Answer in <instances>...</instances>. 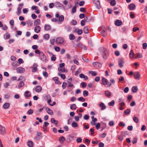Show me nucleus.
Returning a JSON list of instances; mask_svg holds the SVG:
<instances>
[{"mask_svg":"<svg viewBox=\"0 0 147 147\" xmlns=\"http://www.w3.org/2000/svg\"><path fill=\"white\" fill-rule=\"evenodd\" d=\"M99 51L103 58L105 59H107L109 55V51L103 47H100Z\"/></svg>","mask_w":147,"mask_h":147,"instance_id":"f257e3e1","label":"nucleus"},{"mask_svg":"<svg viewBox=\"0 0 147 147\" xmlns=\"http://www.w3.org/2000/svg\"><path fill=\"white\" fill-rule=\"evenodd\" d=\"M134 76V79L136 80H139L140 78V75L138 71L133 72L132 71L129 72V77L131 78Z\"/></svg>","mask_w":147,"mask_h":147,"instance_id":"f03ea898","label":"nucleus"},{"mask_svg":"<svg viewBox=\"0 0 147 147\" xmlns=\"http://www.w3.org/2000/svg\"><path fill=\"white\" fill-rule=\"evenodd\" d=\"M55 16L57 18H59V21L61 22H62L64 20V16L63 15L60 16L58 12L56 13L55 15Z\"/></svg>","mask_w":147,"mask_h":147,"instance_id":"7ed1b4c3","label":"nucleus"},{"mask_svg":"<svg viewBox=\"0 0 147 147\" xmlns=\"http://www.w3.org/2000/svg\"><path fill=\"white\" fill-rule=\"evenodd\" d=\"M55 42L57 44H61L63 43L64 39L62 37H58L56 38Z\"/></svg>","mask_w":147,"mask_h":147,"instance_id":"20e7f679","label":"nucleus"},{"mask_svg":"<svg viewBox=\"0 0 147 147\" xmlns=\"http://www.w3.org/2000/svg\"><path fill=\"white\" fill-rule=\"evenodd\" d=\"M93 2L96 7L98 9H100L101 7L100 5V3L98 0H93Z\"/></svg>","mask_w":147,"mask_h":147,"instance_id":"39448f33","label":"nucleus"},{"mask_svg":"<svg viewBox=\"0 0 147 147\" xmlns=\"http://www.w3.org/2000/svg\"><path fill=\"white\" fill-rule=\"evenodd\" d=\"M17 72L18 73L22 74L25 71V69L24 68L21 67L17 68Z\"/></svg>","mask_w":147,"mask_h":147,"instance_id":"423d86ee","label":"nucleus"},{"mask_svg":"<svg viewBox=\"0 0 147 147\" xmlns=\"http://www.w3.org/2000/svg\"><path fill=\"white\" fill-rule=\"evenodd\" d=\"M23 5L24 3H20L18 5L19 7L17 8L18 13H17L18 16H19L21 13L22 7H21L23 6Z\"/></svg>","mask_w":147,"mask_h":147,"instance_id":"0eeeda50","label":"nucleus"},{"mask_svg":"<svg viewBox=\"0 0 147 147\" xmlns=\"http://www.w3.org/2000/svg\"><path fill=\"white\" fill-rule=\"evenodd\" d=\"M92 65L95 67H101V63L98 62H94L92 63Z\"/></svg>","mask_w":147,"mask_h":147,"instance_id":"6e6552de","label":"nucleus"},{"mask_svg":"<svg viewBox=\"0 0 147 147\" xmlns=\"http://www.w3.org/2000/svg\"><path fill=\"white\" fill-rule=\"evenodd\" d=\"M122 24V21L120 20H117L115 21V24L117 26H121Z\"/></svg>","mask_w":147,"mask_h":147,"instance_id":"1a4fd4ad","label":"nucleus"},{"mask_svg":"<svg viewBox=\"0 0 147 147\" xmlns=\"http://www.w3.org/2000/svg\"><path fill=\"white\" fill-rule=\"evenodd\" d=\"M5 128L2 125H0V134L4 135L5 134Z\"/></svg>","mask_w":147,"mask_h":147,"instance_id":"9d476101","label":"nucleus"},{"mask_svg":"<svg viewBox=\"0 0 147 147\" xmlns=\"http://www.w3.org/2000/svg\"><path fill=\"white\" fill-rule=\"evenodd\" d=\"M45 97L47 99V103L48 104L50 105H51L50 103L51 102V97L49 94H48L46 95L45 96Z\"/></svg>","mask_w":147,"mask_h":147,"instance_id":"9b49d317","label":"nucleus"},{"mask_svg":"<svg viewBox=\"0 0 147 147\" xmlns=\"http://www.w3.org/2000/svg\"><path fill=\"white\" fill-rule=\"evenodd\" d=\"M102 82L101 84L104 85H107L108 84V80L103 77L102 79Z\"/></svg>","mask_w":147,"mask_h":147,"instance_id":"f8f14e48","label":"nucleus"},{"mask_svg":"<svg viewBox=\"0 0 147 147\" xmlns=\"http://www.w3.org/2000/svg\"><path fill=\"white\" fill-rule=\"evenodd\" d=\"M55 6L56 7H64V6L62 4L58 1H56L55 2Z\"/></svg>","mask_w":147,"mask_h":147,"instance_id":"ddd939ff","label":"nucleus"},{"mask_svg":"<svg viewBox=\"0 0 147 147\" xmlns=\"http://www.w3.org/2000/svg\"><path fill=\"white\" fill-rule=\"evenodd\" d=\"M63 3L65 5H67V8L66 9H69L71 8L72 7V5L69 3V4L67 5L68 2L66 0H65L64 1Z\"/></svg>","mask_w":147,"mask_h":147,"instance_id":"4468645a","label":"nucleus"},{"mask_svg":"<svg viewBox=\"0 0 147 147\" xmlns=\"http://www.w3.org/2000/svg\"><path fill=\"white\" fill-rule=\"evenodd\" d=\"M10 37V34L7 32L3 35V37L5 40L9 39Z\"/></svg>","mask_w":147,"mask_h":147,"instance_id":"2eb2a0df","label":"nucleus"},{"mask_svg":"<svg viewBox=\"0 0 147 147\" xmlns=\"http://www.w3.org/2000/svg\"><path fill=\"white\" fill-rule=\"evenodd\" d=\"M136 7L134 3L129 4V10H134Z\"/></svg>","mask_w":147,"mask_h":147,"instance_id":"dca6fc26","label":"nucleus"},{"mask_svg":"<svg viewBox=\"0 0 147 147\" xmlns=\"http://www.w3.org/2000/svg\"><path fill=\"white\" fill-rule=\"evenodd\" d=\"M118 63H119V67L121 68L123 67L124 61L122 59H119L118 60Z\"/></svg>","mask_w":147,"mask_h":147,"instance_id":"f3484780","label":"nucleus"},{"mask_svg":"<svg viewBox=\"0 0 147 147\" xmlns=\"http://www.w3.org/2000/svg\"><path fill=\"white\" fill-rule=\"evenodd\" d=\"M46 111L50 115H52L53 114V111L48 107L46 108Z\"/></svg>","mask_w":147,"mask_h":147,"instance_id":"a211bd4d","label":"nucleus"},{"mask_svg":"<svg viewBox=\"0 0 147 147\" xmlns=\"http://www.w3.org/2000/svg\"><path fill=\"white\" fill-rule=\"evenodd\" d=\"M40 27L39 26H37L35 27L34 30L36 33H38L40 32Z\"/></svg>","mask_w":147,"mask_h":147,"instance_id":"6ab92c4d","label":"nucleus"},{"mask_svg":"<svg viewBox=\"0 0 147 147\" xmlns=\"http://www.w3.org/2000/svg\"><path fill=\"white\" fill-rule=\"evenodd\" d=\"M44 29L46 31H48L51 29V26L48 24H46L45 25Z\"/></svg>","mask_w":147,"mask_h":147,"instance_id":"aec40b11","label":"nucleus"},{"mask_svg":"<svg viewBox=\"0 0 147 147\" xmlns=\"http://www.w3.org/2000/svg\"><path fill=\"white\" fill-rule=\"evenodd\" d=\"M35 90L37 92H39L41 91L42 88L41 86H38L36 87Z\"/></svg>","mask_w":147,"mask_h":147,"instance_id":"412c9836","label":"nucleus"},{"mask_svg":"<svg viewBox=\"0 0 147 147\" xmlns=\"http://www.w3.org/2000/svg\"><path fill=\"white\" fill-rule=\"evenodd\" d=\"M99 107H100L101 108V110H103L105 109L106 108V107L105 105V104L102 102H101L100 104H99Z\"/></svg>","mask_w":147,"mask_h":147,"instance_id":"4be33fe9","label":"nucleus"},{"mask_svg":"<svg viewBox=\"0 0 147 147\" xmlns=\"http://www.w3.org/2000/svg\"><path fill=\"white\" fill-rule=\"evenodd\" d=\"M10 104L9 102H5L3 105V108L5 109H8L10 106Z\"/></svg>","mask_w":147,"mask_h":147,"instance_id":"5701e85b","label":"nucleus"},{"mask_svg":"<svg viewBox=\"0 0 147 147\" xmlns=\"http://www.w3.org/2000/svg\"><path fill=\"white\" fill-rule=\"evenodd\" d=\"M134 53L133 51L131 50L129 53V58L131 59L134 58Z\"/></svg>","mask_w":147,"mask_h":147,"instance_id":"b1692460","label":"nucleus"},{"mask_svg":"<svg viewBox=\"0 0 147 147\" xmlns=\"http://www.w3.org/2000/svg\"><path fill=\"white\" fill-rule=\"evenodd\" d=\"M65 140V138L63 136H62L60 137L59 139V141L61 143L63 144L64 141Z\"/></svg>","mask_w":147,"mask_h":147,"instance_id":"393cba45","label":"nucleus"},{"mask_svg":"<svg viewBox=\"0 0 147 147\" xmlns=\"http://www.w3.org/2000/svg\"><path fill=\"white\" fill-rule=\"evenodd\" d=\"M86 22H90L91 21H94V18L93 17L90 16H88V18L87 20H86Z\"/></svg>","mask_w":147,"mask_h":147,"instance_id":"a878e982","label":"nucleus"},{"mask_svg":"<svg viewBox=\"0 0 147 147\" xmlns=\"http://www.w3.org/2000/svg\"><path fill=\"white\" fill-rule=\"evenodd\" d=\"M30 93V92L29 91L27 90L26 91L24 94V96L26 98H28L31 97V94H28L29 93Z\"/></svg>","mask_w":147,"mask_h":147,"instance_id":"bb28decb","label":"nucleus"},{"mask_svg":"<svg viewBox=\"0 0 147 147\" xmlns=\"http://www.w3.org/2000/svg\"><path fill=\"white\" fill-rule=\"evenodd\" d=\"M89 29L88 28V26H86L84 28L83 31L84 33L85 34H87L89 33L88 31Z\"/></svg>","mask_w":147,"mask_h":147,"instance_id":"cd10ccee","label":"nucleus"},{"mask_svg":"<svg viewBox=\"0 0 147 147\" xmlns=\"http://www.w3.org/2000/svg\"><path fill=\"white\" fill-rule=\"evenodd\" d=\"M34 26H37L40 24V20L39 19H37L34 20Z\"/></svg>","mask_w":147,"mask_h":147,"instance_id":"c85d7f7f","label":"nucleus"},{"mask_svg":"<svg viewBox=\"0 0 147 147\" xmlns=\"http://www.w3.org/2000/svg\"><path fill=\"white\" fill-rule=\"evenodd\" d=\"M58 75L63 80H65L66 78V76L64 74H62L61 73H59Z\"/></svg>","mask_w":147,"mask_h":147,"instance_id":"c756f323","label":"nucleus"},{"mask_svg":"<svg viewBox=\"0 0 147 147\" xmlns=\"http://www.w3.org/2000/svg\"><path fill=\"white\" fill-rule=\"evenodd\" d=\"M58 70L59 71H60L61 73H64L65 72L67 71V70L66 69L65 67L63 68L62 69H61L59 67H58Z\"/></svg>","mask_w":147,"mask_h":147,"instance_id":"7c9ffc66","label":"nucleus"},{"mask_svg":"<svg viewBox=\"0 0 147 147\" xmlns=\"http://www.w3.org/2000/svg\"><path fill=\"white\" fill-rule=\"evenodd\" d=\"M105 95L107 97H110L111 95V92L108 90H106L105 92Z\"/></svg>","mask_w":147,"mask_h":147,"instance_id":"2f4dec72","label":"nucleus"},{"mask_svg":"<svg viewBox=\"0 0 147 147\" xmlns=\"http://www.w3.org/2000/svg\"><path fill=\"white\" fill-rule=\"evenodd\" d=\"M27 145L29 147H32L34 145L33 142L32 141H29L28 142Z\"/></svg>","mask_w":147,"mask_h":147,"instance_id":"473e14b6","label":"nucleus"},{"mask_svg":"<svg viewBox=\"0 0 147 147\" xmlns=\"http://www.w3.org/2000/svg\"><path fill=\"white\" fill-rule=\"evenodd\" d=\"M138 90V88L136 86H133L131 88V91L133 93L136 92Z\"/></svg>","mask_w":147,"mask_h":147,"instance_id":"72a5a7b5","label":"nucleus"},{"mask_svg":"<svg viewBox=\"0 0 147 147\" xmlns=\"http://www.w3.org/2000/svg\"><path fill=\"white\" fill-rule=\"evenodd\" d=\"M85 2L84 1L82 0L80 1L79 3L78 2H77L76 3L77 4H79L80 6H82L84 5L85 4Z\"/></svg>","mask_w":147,"mask_h":147,"instance_id":"f704fd0d","label":"nucleus"},{"mask_svg":"<svg viewBox=\"0 0 147 147\" xmlns=\"http://www.w3.org/2000/svg\"><path fill=\"white\" fill-rule=\"evenodd\" d=\"M133 140L132 141V143L133 144H135L137 142L138 138L137 136H136L133 137Z\"/></svg>","mask_w":147,"mask_h":147,"instance_id":"c9c22d12","label":"nucleus"},{"mask_svg":"<svg viewBox=\"0 0 147 147\" xmlns=\"http://www.w3.org/2000/svg\"><path fill=\"white\" fill-rule=\"evenodd\" d=\"M70 108L71 110H75L76 109V106L75 104H71L70 107Z\"/></svg>","mask_w":147,"mask_h":147,"instance_id":"e433bc0d","label":"nucleus"},{"mask_svg":"<svg viewBox=\"0 0 147 147\" xmlns=\"http://www.w3.org/2000/svg\"><path fill=\"white\" fill-rule=\"evenodd\" d=\"M89 74H91L92 76H95L97 75V73L95 71H89Z\"/></svg>","mask_w":147,"mask_h":147,"instance_id":"4c0bfd02","label":"nucleus"},{"mask_svg":"<svg viewBox=\"0 0 147 147\" xmlns=\"http://www.w3.org/2000/svg\"><path fill=\"white\" fill-rule=\"evenodd\" d=\"M71 125L72 127L74 128L77 127L78 126L77 123L75 121L72 122Z\"/></svg>","mask_w":147,"mask_h":147,"instance_id":"58836bf2","label":"nucleus"},{"mask_svg":"<svg viewBox=\"0 0 147 147\" xmlns=\"http://www.w3.org/2000/svg\"><path fill=\"white\" fill-rule=\"evenodd\" d=\"M75 37L73 34H71L69 35V38L71 40H73L75 38Z\"/></svg>","mask_w":147,"mask_h":147,"instance_id":"ea45409f","label":"nucleus"},{"mask_svg":"<svg viewBox=\"0 0 147 147\" xmlns=\"http://www.w3.org/2000/svg\"><path fill=\"white\" fill-rule=\"evenodd\" d=\"M77 8H76V6H74L72 9L71 13L72 14L75 13L76 11Z\"/></svg>","mask_w":147,"mask_h":147,"instance_id":"a19ab883","label":"nucleus"},{"mask_svg":"<svg viewBox=\"0 0 147 147\" xmlns=\"http://www.w3.org/2000/svg\"><path fill=\"white\" fill-rule=\"evenodd\" d=\"M116 2L115 0H113L110 2V4L112 6H114L116 4Z\"/></svg>","mask_w":147,"mask_h":147,"instance_id":"79ce46f5","label":"nucleus"},{"mask_svg":"<svg viewBox=\"0 0 147 147\" xmlns=\"http://www.w3.org/2000/svg\"><path fill=\"white\" fill-rule=\"evenodd\" d=\"M86 8L85 7H81L80 8V11L84 13H87V12H86Z\"/></svg>","mask_w":147,"mask_h":147,"instance_id":"37998d69","label":"nucleus"},{"mask_svg":"<svg viewBox=\"0 0 147 147\" xmlns=\"http://www.w3.org/2000/svg\"><path fill=\"white\" fill-rule=\"evenodd\" d=\"M88 92L86 90H84L83 91V95L84 97L87 96L88 94Z\"/></svg>","mask_w":147,"mask_h":147,"instance_id":"c03bdc74","label":"nucleus"},{"mask_svg":"<svg viewBox=\"0 0 147 147\" xmlns=\"http://www.w3.org/2000/svg\"><path fill=\"white\" fill-rule=\"evenodd\" d=\"M24 82L22 81H20L19 82V84L18 85V88H21L22 87H23L24 86Z\"/></svg>","mask_w":147,"mask_h":147,"instance_id":"a18cd8bd","label":"nucleus"},{"mask_svg":"<svg viewBox=\"0 0 147 147\" xmlns=\"http://www.w3.org/2000/svg\"><path fill=\"white\" fill-rule=\"evenodd\" d=\"M55 37H54V38H51V39H50V44L52 45H54V42L55 41Z\"/></svg>","mask_w":147,"mask_h":147,"instance_id":"49530a36","label":"nucleus"},{"mask_svg":"<svg viewBox=\"0 0 147 147\" xmlns=\"http://www.w3.org/2000/svg\"><path fill=\"white\" fill-rule=\"evenodd\" d=\"M40 59L42 60L43 61L45 62L48 61L47 57L45 55L42 58H40Z\"/></svg>","mask_w":147,"mask_h":147,"instance_id":"de8ad7c7","label":"nucleus"},{"mask_svg":"<svg viewBox=\"0 0 147 147\" xmlns=\"http://www.w3.org/2000/svg\"><path fill=\"white\" fill-rule=\"evenodd\" d=\"M49 124V123L47 121H45L44 123V124L43 126V129H44L45 127H46Z\"/></svg>","mask_w":147,"mask_h":147,"instance_id":"09e8293b","label":"nucleus"},{"mask_svg":"<svg viewBox=\"0 0 147 147\" xmlns=\"http://www.w3.org/2000/svg\"><path fill=\"white\" fill-rule=\"evenodd\" d=\"M129 14L130 17L131 18L133 19L135 18V14L133 12H131L129 13Z\"/></svg>","mask_w":147,"mask_h":147,"instance_id":"8fccbe9b","label":"nucleus"},{"mask_svg":"<svg viewBox=\"0 0 147 147\" xmlns=\"http://www.w3.org/2000/svg\"><path fill=\"white\" fill-rule=\"evenodd\" d=\"M86 22V21L85 20V19L82 20L81 21L80 24L82 26H84L85 25Z\"/></svg>","mask_w":147,"mask_h":147,"instance_id":"3c124183","label":"nucleus"},{"mask_svg":"<svg viewBox=\"0 0 147 147\" xmlns=\"http://www.w3.org/2000/svg\"><path fill=\"white\" fill-rule=\"evenodd\" d=\"M77 100L80 101L84 102L85 101V99L82 97H80L77 99Z\"/></svg>","mask_w":147,"mask_h":147,"instance_id":"603ef678","label":"nucleus"},{"mask_svg":"<svg viewBox=\"0 0 147 147\" xmlns=\"http://www.w3.org/2000/svg\"><path fill=\"white\" fill-rule=\"evenodd\" d=\"M80 85L82 86V88H84L87 86V84L85 82H82L80 84Z\"/></svg>","mask_w":147,"mask_h":147,"instance_id":"864d4df0","label":"nucleus"},{"mask_svg":"<svg viewBox=\"0 0 147 147\" xmlns=\"http://www.w3.org/2000/svg\"><path fill=\"white\" fill-rule=\"evenodd\" d=\"M115 101L113 100H112L111 102L108 103V105L110 106H113L115 104Z\"/></svg>","mask_w":147,"mask_h":147,"instance_id":"5fc2aeb1","label":"nucleus"},{"mask_svg":"<svg viewBox=\"0 0 147 147\" xmlns=\"http://www.w3.org/2000/svg\"><path fill=\"white\" fill-rule=\"evenodd\" d=\"M67 138H68L69 140L71 141L73 140L74 137L72 134H70L68 136Z\"/></svg>","mask_w":147,"mask_h":147,"instance_id":"6e6d98bb","label":"nucleus"},{"mask_svg":"<svg viewBox=\"0 0 147 147\" xmlns=\"http://www.w3.org/2000/svg\"><path fill=\"white\" fill-rule=\"evenodd\" d=\"M83 32L82 29H78L77 31V33L78 35H81L83 33Z\"/></svg>","mask_w":147,"mask_h":147,"instance_id":"4d7b16f0","label":"nucleus"},{"mask_svg":"<svg viewBox=\"0 0 147 147\" xmlns=\"http://www.w3.org/2000/svg\"><path fill=\"white\" fill-rule=\"evenodd\" d=\"M11 65L12 66L15 67V66H18L19 65L18 64V62L17 61L13 62L12 64Z\"/></svg>","mask_w":147,"mask_h":147,"instance_id":"13d9d810","label":"nucleus"},{"mask_svg":"<svg viewBox=\"0 0 147 147\" xmlns=\"http://www.w3.org/2000/svg\"><path fill=\"white\" fill-rule=\"evenodd\" d=\"M33 111L32 109H30L27 112V113L28 115H31L33 113Z\"/></svg>","mask_w":147,"mask_h":147,"instance_id":"bf43d9fd","label":"nucleus"},{"mask_svg":"<svg viewBox=\"0 0 147 147\" xmlns=\"http://www.w3.org/2000/svg\"><path fill=\"white\" fill-rule=\"evenodd\" d=\"M49 35L48 34H45L44 36V38L47 40L49 39Z\"/></svg>","mask_w":147,"mask_h":147,"instance_id":"052dcab7","label":"nucleus"},{"mask_svg":"<svg viewBox=\"0 0 147 147\" xmlns=\"http://www.w3.org/2000/svg\"><path fill=\"white\" fill-rule=\"evenodd\" d=\"M105 30H103L100 32L101 34H102V35L104 37H105L107 36V34H105Z\"/></svg>","mask_w":147,"mask_h":147,"instance_id":"680f3d73","label":"nucleus"},{"mask_svg":"<svg viewBox=\"0 0 147 147\" xmlns=\"http://www.w3.org/2000/svg\"><path fill=\"white\" fill-rule=\"evenodd\" d=\"M18 64H21L22 63H24V61L21 58H19L18 59Z\"/></svg>","mask_w":147,"mask_h":147,"instance_id":"e2e57ef3","label":"nucleus"},{"mask_svg":"<svg viewBox=\"0 0 147 147\" xmlns=\"http://www.w3.org/2000/svg\"><path fill=\"white\" fill-rule=\"evenodd\" d=\"M134 121L136 123H138L139 122L138 119L136 117H134L133 118Z\"/></svg>","mask_w":147,"mask_h":147,"instance_id":"0e129e2a","label":"nucleus"},{"mask_svg":"<svg viewBox=\"0 0 147 147\" xmlns=\"http://www.w3.org/2000/svg\"><path fill=\"white\" fill-rule=\"evenodd\" d=\"M16 32L17 34H16L15 35L17 36L18 35H21L22 33V32L21 31L19 30H16Z\"/></svg>","mask_w":147,"mask_h":147,"instance_id":"69168bd1","label":"nucleus"},{"mask_svg":"<svg viewBox=\"0 0 147 147\" xmlns=\"http://www.w3.org/2000/svg\"><path fill=\"white\" fill-rule=\"evenodd\" d=\"M100 126L101 125L100 123H98L96 124V125L95 126V127L98 130L100 127Z\"/></svg>","mask_w":147,"mask_h":147,"instance_id":"338daca9","label":"nucleus"},{"mask_svg":"<svg viewBox=\"0 0 147 147\" xmlns=\"http://www.w3.org/2000/svg\"><path fill=\"white\" fill-rule=\"evenodd\" d=\"M89 115L85 114L83 117V118L84 119L86 120H88L89 119Z\"/></svg>","mask_w":147,"mask_h":147,"instance_id":"774afa93","label":"nucleus"}]
</instances>
